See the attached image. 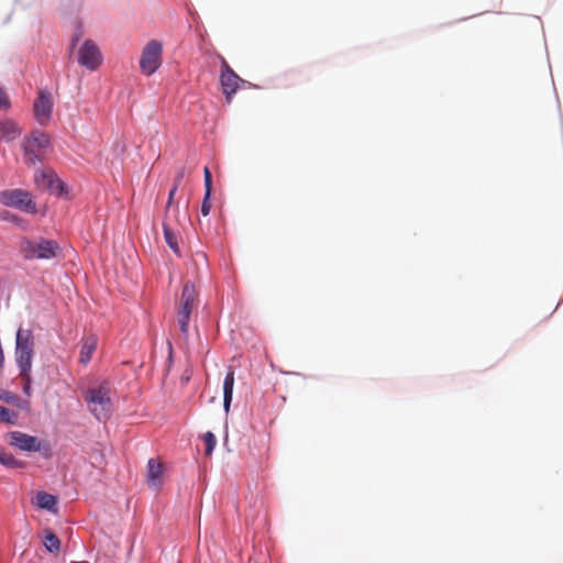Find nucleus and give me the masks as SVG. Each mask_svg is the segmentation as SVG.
I'll return each instance as SVG.
<instances>
[{
    "mask_svg": "<svg viewBox=\"0 0 563 563\" xmlns=\"http://www.w3.org/2000/svg\"><path fill=\"white\" fill-rule=\"evenodd\" d=\"M18 250L25 261H49L60 253V246L56 241L44 238L30 239L22 236L19 240Z\"/></svg>",
    "mask_w": 563,
    "mask_h": 563,
    "instance_id": "f257e3e1",
    "label": "nucleus"
},
{
    "mask_svg": "<svg viewBox=\"0 0 563 563\" xmlns=\"http://www.w3.org/2000/svg\"><path fill=\"white\" fill-rule=\"evenodd\" d=\"M89 411L99 420L109 419L112 412L111 389L108 383L89 388L85 394Z\"/></svg>",
    "mask_w": 563,
    "mask_h": 563,
    "instance_id": "f03ea898",
    "label": "nucleus"
},
{
    "mask_svg": "<svg viewBox=\"0 0 563 563\" xmlns=\"http://www.w3.org/2000/svg\"><path fill=\"white\" fill-rule=\"evenodd\" d=\"M33 354L34 338L32 331L19 329L16 332L15 360L22 379H30Z\"/></svg>",
    "mask_w": 563,
    "mask_h": 563,
    "instance_id": "7ed1b4c3",
    "label": "nucleus"
},
{
    "mask_svg": "<svg viewBox=\"0 0 563 563\" xmlns=\"http://www.w3.org/2000/svg\"><path fill=\"white\" fill-rule=\"evenodd\" d=\"M198 292L191 283L184 285L178 307H177V323L183 334L187 335L189 331V321L192 311L197 307Z\"/></svg>",
    "mask_w": 563,
    "mask_h": 563,
    "instance_id": "20e7f679",
    "label": "nucleus"
},
{
    "mask_svg": "<svg viewBox=\"0 0 563 563\" xmlns=\"http://www.w3.org/2000/svg\"><path fill=\"white\" fill-rule=\"evenodd\" d=\"M0 203L13 207L27 213H36V203L29 191L23 189H8L0 191Z\"/></svg>",
    "mask_w": 563,
    "mask_h": 563,
    "instance_id": "39448f33",
    "label": "nucleus"
},
{
    "mask_svg": "<svg viewBox=\"0 0 563 563\" xmlns=\"http://www.w3.org/2000/svg\"><path fill=\"white\" fill-rule=\"evenodd\" d=\"M163 45L157 40H151L143 48L140 68L143 74L151 76L162 64Z\"/></svg>",
    "mask_w": 563,
    "mask_h": 563,
    "instance_id": "423d86ee",
    "label": "nucleus"
},
{
    "mask_svg": "<svg viewBox=\"0 0 563 563\" xmlns=\"http://www.w3.org/2000/svg\"><path fill=\"white\" fill-rule=\"evenodd\" d=\"M49 145V136L42 131H34L23 141L24 161L27 165H35L40 161L43 150Z\"/></svg>",
    "mask_w": 563,
    "mask_h": 563,
    "instance_id": "0eeeda50",
    "label": "nucleus"
},
{
    "mask_svg": "<svg viewBox=\"0 0 563 563\" xmlns=\"http://www.w3.org/2000/svg\"><path fill=\"white\" fill-rule=\"evenodd\" d=\"M219 59L221 63L220 85L227 102L230 103L240 85L245 81L232 69L223 56L219 55Z\"/></svg>",
    "mask_w": 563,
    "mask_h": 563,
    "instance_id": "6e6552de",
    "label": "nucleus"
},
{
    "mask_svg": "<svg viewBox=\"0 0 563 563\" xmlns=\"http://www.w3.org/2000/svg\"><path fill=\"white\" fill-rule=\"evenodd\" d=\"M78 63L89 70H96L102 63V55L97 44L86 40L78 51Z\"/></svg>",
    "mask_w": 563,
    "mask_h": 563,
    "instance_id": "1a4fd4ad",
    "label": "nucleus"
},
{
    "mask_svg": "<svg viewBox=\"0 0 563 563\" xmlns=\"http://www.w3.org/2000/svg\"><path fill=\"white\" fill-rule=\"evenodd\" d=\"M10 445L18 448L24 452H40L42 442L34 435L21 431H11L7 434Z\"/></svg>",
    "mask_w": 563,
    "mask_h": 563,
    "instance_id": "9d476101",
    "label": "nucleus"
},
{
    "mask_svg": "<svg viewBox=\"0 0 563 563\" xmlns=\"http://www.w3.org/2000/svg\"><path fill=\"white\" fill-rule=\"evenodd\" d=\"M35 184L43 190H49L57 195L66 192L64 183L52 170H42L35 175Z\"/></svg>",
    "mask_w": 563,
    "mask_h": 563,
    "instance_id": "9b49d317",
    "label": "nucleus"
},
{
    "mask_svg": "<svg viewBox=\"0 0 563 563\" xmlns=\"http://www.w3.org/2000/svg\"><path fill=\"white\" fill-rule=\"evenodd\" d=\"M53 110V100L52 95L47 90H41L38 92V97L34 102V114L37 122L42 125H45L52 114Z\"/></svg>",
    "mask_w": 563,
    "mask_h": 563,
    "instance_id": "f8f14e48",
    "label": "nucleus"
},
{
    "mask_svg": "<svg viewBox=\"0 0 563 563\" xmlns=\"http://www.w3.org/2000/svg\"><path fill=\"white\" fill-rule=\"evenodd\" d=\"M98 346V338L95 334L87 335L81 340L79 362L87 365Z\"/></svg>",
    "mask_w": 563,
    "mask_h": 563,
    "instance_id": "ddd939ff",
    "label": "nucleus"
},
{
    "mask_svg": "<svg viewBox=\"0 0 563 563\" xmlns=\"http://www.w3.org/2000/svg\"><path fill=\"white\" fill-rule=\"evenodd\" d=\"M163 465L155 459H150L147 462V483L154 488H158L162 485Z\"/></svg>",
    "mask_w": 563,
    "mask_h": 563,
    "instance_id": "4468645a",
    "label": "nucleus"
},
{
    "mask_svg": "<svg viewBox=\"0 0 563 563\" xmlns=\"http://www.w3.org/2000/svg\"><path fill=\"white\" fill-rule=\"evenodd\" d=\"M21 134V129L12 120L0 121V141L11 142L18 139Z\"/></svg>",
    "mask_w": 563,
    "mask_h": 563,
    "instance_id": "2eb2a0df",
    "label": "nucleus"
},
{
    "mask_svg": "<svg viewBox=\"0 0 563 563\" xmlns=\"http://www.w3.org/2000/svg\"><path fill=\"white\" fill-rule=\"evenodd\" d=\"M35 504L38 508L57 514V498L46 492H38L35 496Z\"/></svg>",
    "mask_w": 563,
    "mask_h": 563,
    "instance_id": "dca6fc26",
    "label": "nucleus"
},
{
    "mask_svg": "<svg viewBox=\"0 0 563 563\" xmlns=\"http://www.w3.org/2000/svg\"><path fill=\"white\" fill-rule=\"evenodd\" d=\"M233 387H234V371L230 369L223 382V407L224 410L228 412L230 409V405L233 397Z\"/></svg>",
    "mask_w": 563,
    "mask_h": 563,
    "instance_id": "f3484780",
    "label": "nucleus"
},
{
    "mask_svg": "<svg viewBox=\"0 0 563 563\" xmlns=\"http://www.w3.org/2000/svg\"><path fill=\"white\" fill-rule=\"evenodd\" d=\"M163 231H164L165 242L167 243V245L172 249V251L177 256H181L180 249L178 246L177 234L173 230L172 224L169 223V221L167 219L163 223Z\"/></svg>",
    "mask_w": 563,
    "mask_h": 563,
    "instance_id": "a211bd4d",
    "label": "nucleus"
},
{
    "mask_svg": "<svg viewBox=\"0 0 563 563\" xmlns=\"http://www.w3.org/2000/svg\"><path fill=\"white\" fill-rule=\"evenodd\" d=\"M44 547L51 553H58L60 549L58 537L49 529L44 530Z\"/></svg>",
    "mask_w": 563,
    "mask_h": 563,
    "instance_id": "6ab92c4d",
    "label": "nucleus"
},
{
    "mask_svg": "<svg viewBox=\"0 0 563 563\" xmlns=\"http://www.w3.org/2000/svg\"><path fill=\"white\" fill-rule=\"evenodd\" d=\"M0 464L9 468H23L25 463L16 460L12 454L0 451Z\"/></svg>",
    "mask_w": 563,
    "mask_h": 563,
    "instance_id": "aec40b11",
    "label": "nucleus"
},
{
    "mask_svg": "<svg viewBox=\"0 0 563 563\" xmlns=\"http://www.w3.org/2000/svg\"><path fill=\"white\" fill-rule=\"evenodd\" d=\"M202 440L206 445L205 454L210 456L217 445V439L211 431H208L202 435Z\"/></svg>",
    "mask_w": 563,
    "mask_h": 563,
    "instance_id": "412c9836",
    "label": "nucleus"
},
{
    "mask_svg": "<svg viewBox=\"0 0 563 563\" xmlns=\"http://www.w3.org/2000/svg\"><path fill=\"white\" fill-rule=\"evenodd\" d=\"M18 415L5 407L0 406V422H7L10 424H14L16 421Z\"/></svg>",
    "mask_w": 563,
    "mask_h": 563,
    "instance_id": "4be33fe9",
    "label": "nucleus"
},
{
    "mask_svg": "<svg viewBox=\"0 0 563 563\" xmlns=\"http://www.w3.org/2000/svg\"><path fill=\"white\" fill-rule=\"evenodd\" d=\"M203 176H205V188L207 191V196H211L212 176H211V172L208 167H205Z\"/></svg>",
    "mask_w": 563,
    "mask_h": 563,
    "instance_id": "5701e85b",
    "label": "nucleus"
},
{
    "mask_svg": "<svg viewBox=\"0 0 563 563\" xmlns=\"http://www.w3.org/2000/svg\"><path fill=\"white\" fill-rule=\"evenodd\" d=\"M210 209H211L210 196H207V191H206L205 192V198H203V201H202V205H201V213L203 216H208L209 212H210Z\"/></svg>",
    "mask_w": 563,
    "mask_h": 563,
    "instance_id": "b1692460",
    "label": "nucleus"
},
{
    "mask_svg": "<svg viewBox=\"0 0 563 563\" xmlns=\"http://www.w3.org/2000/svg\"><path fill=\"white\" fill-rule=\"evenodd\" d=\"M10 107V100L7 93L0 88V110L8 109Z\"/></svg>",
    "mask_w": 563,
    "mask_h": 563,
    "instance_id": "393cba45",
    "label": "nucleus"
},
{
    "mask_svg": "<svg viewBox=\"0 0 563 563\" xmlns=\"http://www.w3.org/2000/svg\"><path fill=\"white\" fill-rule=\"evenodd\" d=\"M191 376H192V368L190 366H187L180 376L181 384L186 385L190 380Z\"/></svg>",
    "mask_w": 563,
    "mask_h": 563,
    "instance_id": "a878e982",
    "label": "nucleus"
},
{
    "mask_svg": "<svg viewBox=\"0 0 563 563\" xmlns=\"http://www.w3.org/2000/svg\"><path fill=\"white\" fill-rule=\"evenodd\" d=\"M177 189H178L177 184H174V186L170 189L169 195H168L167 209H169V207L172 206Z\"/></svg>",
    "mask_w": 563,
    "mask_h": 563,
    "instance_id": "bb28decb",
    "label": "nucleus"
},
{
    "mask_svg": "<svg viewBox=\"0 0 563 563\" xmlns=\"http://www.w3.org/2000/svg\"><path fill=\"white\" fill-rule=\"evenodd\" d=\"M0 399L4 400L5 402H13V400L15 399V396H13L10 393H5L3 395H0Z\"/></svg>",
    "mask_w": 563,
    "mask_h": 563,
    "instance_id": "cd10ccee",
    "label": "nucleus"
},
{
    "mask_svg": "<svg viewBox=\"0 0 563 563\" xmlns=\"http://www.w3.org/2000/svg\"><path fill=\"white\" fill-rule=\"evenodd\" d=\"M23 380L25 382V385H24V387H23V390H24V393H25V394H27V395H29V394H30V388H31V387H30L31 378H30L29 380H27V379H23Z\"/></svg>",
    "mask_w": 563,
    "mask_h": 563,
    "instance_id": "c85d7f7f",
    "label": "nucleus"
},
{
    "mask_svg": "<svg viewBox=\"0 0 563 563\" xmlns=\"http://www.w3.org/2000/svg\"><path fill=\"white\" fill-rule=\"evenodd\" d=\"M184 177V170L179 172L176 179H175V184H177V187L179 186L181 179Z\"/></svg>",
    "mask_w": 563,
    "mask_h": 563,
    "instance_id": "c756f323",
    "label": "nucleus"
},
{
    "mask_svg": "<svg viewBox=\"0 0 563 563\" xmlns=\"http://www.w3.org/2000/svg\"><path fill=\"white\" fill-rule=\"evenodd\" d=\"M79 40V35H76L71 41V47L75 46L76 42Z\"/></svg>",
    "mask_w": 563,
    "mask_h": 563,
    "instance_id": "7c9ffc66",
    "label": "nucleus"
}]
</instances>
